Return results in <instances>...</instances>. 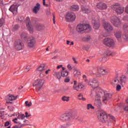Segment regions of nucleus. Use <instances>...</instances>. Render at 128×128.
Wrapping results in <instances>:
<instances>
[{
    "instance_id": "36",
    "label": "nucleus",
    "mask_w": 128,
    "mask_h": 128,
    "mask_svg": "<svg viewBox=\"0 0 128 128\" xmlns=\"http://www.w3.org/2000/svg\"><path fill=\"white\" fill-rule=\"evenodd\" d=\"M74 76H76L80 74V72L78 71V70L76 69H74Z\"/></svg>"
},
{
    "instance_id": "5",
    "label": "nucleus",
    "mask_w": 128,
    "mask_h": 128,
    "mask_svg": "<svg viewBox=\"0 0 128 128\" xmlns=\"http://www.w3.org/2000/svg\"><path fill=\"white\" fill-rule=\"evenodd\" d=\"M74 85L72 86V90H76V92H82L84 88H85L86 86L82 84V83L80 82L78 84V81H74Z\"/></svg>"
},
{
    "instance_id": "51",
    "label": "nucleus",
    "mask_w": 128,
    "mask_h": 128,
    "mask_svg": "<svg viewBox=\"0 0 128 128\" xmlns=\"http://www.w3.org/2000/svg\"><path fill=\"white\" fill-rule=\"evenodd\" d=\"M70 78H66L64 80V82H70Z\"/></svg>"
},
{
    "instance_id": "59",
    "label": "nucleus",
    "mask_w": 128,
    "mask_h": 128,
    "mask_svg": "<svg viewBox=\"0 0 128 128\" xmlns=\"http://www.w3.org/2000/svg\"><path fill=\"white\" fill-rule=\"evenodd\" d=\"M62 68V65H58V66H57V69H58V70H59V68Z\"/></svg>"
},
{
    "instance_id": "26",
    "label": "nucleus",
    "mask_w": 128,
    "mask_h": 128,
    "mask_svg": "<svg viewBox=\"0 0 128 128\" xmlns=\"http://www.w3.org/2000/svg\"><path fill=\"white\" fill-rule=\"evenodd\" d=\"M82 10V12H84L85 14H88V12H90V10L88 8H86L84 6H82L81 7Z\"/></svg>"
},
{
    "instance_id": "27",
    "label": "nucleus",
    "mask_w": 128,
    "mask_h": 128,
    "mask_svg": "<svg viewBox=\"0 0 128 128\" xmlns=\"http://www.w3.org/2000/svg\"><path fill=\"white\" fill-rule=\"evenodd\" d=\"M115 36L116 38H122V32L117 31L115 33Z\"/></svg>"
},
{
    "instance_id": "1",
    "label": "nucleus",
    "mask_w": 128,
    "mask_h": 128,
    "mask_svg": "<svg viewBox=\"0 0 128 128\" xmlns=\"http://www.w3.org/2000/svg\"><path fill=\"white\" fill-rule=\"evenodd\" d=\"M96 96L97 98H99L97 99V100L98 102L102 100V102L106 104L112 98V94L104 92V90L100 89L97 90Z\"/></svg>"
},
{
    "instance_id": "4",
    "label": "nucleus",
    "mask_w": 128,
    "mask_h": 128,
    "mask_svg": "<svg viewBox=\"0 0 128 128\" xmlns=\"http://www.w3.org/2000/svg\"><path fill=\"white\" fill-rule=\"evenodd\" d=\"M76 114L74 113L68 112L62 114L60 116V120L62 122H68L70 118H74Z\"/></svg>"
},
{
    "instance_id": "2",
    "label": "nucleus",
    "mask_w": 128,
    "mask_h": 128,
    "mask_svg": "<svg viewBox=\"0 0 128 128\" xmlns=\"http://www.w3.org/2000/svg\"><path fill=\"white\" fill-rule=\"evenodd\" d=\"M108 118L112 120H114V122H116V118H114V116H112V115L108 114H108H106V113L104 111L101 110L100 112L98 119L100 122H102V124H108L110 122Z\"/></svg>"
},
{
    "instance_id": "12",
    "label": "nucleus",
    "mask_w": 128,
    "mask_h": 128,
    "mask_svg": "<svg viewBox=\"0 0 128 128\" xmlns=\"http://www.w3.org/2000/svg\"><path fill=\"white\" fill-rule=\"evenodd\" d=\"M104 44L109 46L110 48H112V46H114V40L110 38H106L104 40Z\"/></svg>"
},
{
    "instance_id": "43",
    "label": "nucleus",
    "mask_w": 128,
    "mask_h": 128,
    "mask_svg": "<svg viewBox=\"0 0 128 128\" xmlns=\"http://www.w3.org/2000/svg\"><path fill=\"white\" fill-rule=\"evenodd\" d=\"M121 88H122V86H120V84H118L116 88V90L118 92L119 90H120Z\"/></svg>"
},
{
    "instance_id": "19",
    "label": "nucleus",
    "mask_w": 128,
    "mask_h": 128,
    "mask_svg": "<svg viewBox=\"0 0 128 128\" xmlns=\"http://www.w3.org/2000/svg\"><path fill=\"white\" fill-rule=\"evenodd\" d=\"M18 5L13 4L9 8V10L12 12L14 14H16V12H18Z\"/></svg>"
},
{
    "instance_id": "58",
    "label": "nucleus",
    "mask_w": 128,
    "mask_h": 128,
    "mask_svg": "<svg viewBox=\"0 0 128 128\" xmlns=\"http://www.w3.org/2000/svg\"><path fill=\"white\" fill-rule=\"evenodd\" d=\"M68 68L69 70H72V66H70V64L68 65Z\"/></svg>"
},
{
    "instance_id": "22",
    "label": "nucleus",
    "mask_w": 128,
    "mask_h": 128,
    "mask_svg": "<svg viewBox=\"0 0 128 128\" xmlns=\"http://www.w3.org/2000/svg\"><path fill=\"white\" fill-rule=\"evenodd\" d=\"M40 4L38 3H37L33 9V12L37 14L38 10H40Z\"/></svg>"
},
{
    "instance_id": "3",
    "label": "nucleus",
    "mask_w": 128,
    "mask_h": 128,
    "mask_svg": "<svg viewBox=\"0 0 128 128\" xmlns=\"http://www.w3.org/2000/svg\"><path fill=\"white\" fill-rule=\"evenodd\" d=\"M76 30L78 34L90 32L92 30V27L88 24H78L76 27Z\"/></svg>"
},
{
    "instance_id": "41",
    "label": "nucleus",
    "mask_w": 128,
    "mask_h": 128,
    "mask_svg": "<svg viewBox=\"0 0 128 128\" xmlns=\"http://www.w3.org/2000/svg\"><path fill=\"white\" fill-rule=\"evenodd\" d=\"M92 38L90 37V36H88L87 37L84 38V42H90V40Z\"/></svg>"
},
{
    "instance_id": "23",
    "label": "nucleus",
    "mask_w": 128,
    "mask_h": 128,
    "mask_svg": "<svg viewBox=\"0 0 128 128\" xmlns=\"http://www.w3.org/2000/svg\"><path fill=\"white\" fill-rule=\"evenodd\" d=\"M38 72H43L46 70V65L44 64H41L38 68H37Z\"/></svg>"
},
{
    "instance_id": "33",
    "label": "nucleus",
    "mask_w": 128,
    "mask_h": 128,
    "mask_svg": "<svg viewBox=\"0 0 128 128\" xmlns=\"http://www.w3.org/2000/svg\"><path fill=\"white\" fill-rule=\"evenodd\" d=\"M62 100L63 102H68L70 100V97L66 96H64L62 97Z\"/></svg>"
},
{
    "instance_id": "45",
    "label": "nucleus",
    "mask_w": 128,
    "mask_h": 128,
    "mask_svg": "<svg viewBox=\"0 0 128 128\" xmlns=\"http://www.w3.org/2000/svg\"><path fill=\"white\" fill-rule=\"evenodd\" d=\"M24 20V17L22 16L18 18V20L20 22H22Z\"/></svg>"
},
{
    "instance_id": "30",
    "label": "nucleus",
    "mask_w": 128,
    "mask_h": 128,
    "mask_svg": "<svg viewBox=\"0 0 128 128\" xmlns=\"http://www.w3.org/2000/svg\"><path fill=\"white\" fill-rule=\"evenodd\" d=\"M112 54V52L110 51V50H108L104 54V58H106V56H110Z\"/></svg>"
},
{
    "instance_id": "9",
    "label": "nucleus",
    "mask_w": 128,
    "mask_h": 128,
    "mask_svg": "<svg viewBox=\"0 0 128 128\" xmlns=\"http://www.w3.org/2000/svg\"><path fill=\"white\" fill-rule=\"evenodd\" d=\"M14 46L17 50H20L24 48V43L20 40H17L14 42Z\"/></svg>"
},
{
    "instance_id": "13",
    "label": "nucleus",
    "mask_w": 128,
    "mask_h": 128,
    "mask_svg": "<svg viewBox=\"0 0 128 128\" xmlns=\"http://www.w3.org/2000/svg\"><path fill=\"white\" fill-rule=\"evenodd\" d=\"M18 98V96H14L12 94H9L6 97V104H12V100H16Z\"/></svg>"
},
{
    "instance_id": "10",
    "label": "nucleus",
    "mask_w": 128,
    "mask_h": 128,
    "mask_svg": "<svg viewBox=\"0 0 128 128\" xmlns=\"http://www.w3.org/2000/svg\"><path fill=\"white\" fill-rule=\"evenodd\" d=\"M26 24L28 30H29L30 34H32L34 32V28L32 25V22H30V19L29 17H26Z\"/></svg>"
},
{
    "instance_id": "17",
    "label": "nucleus",
    "mask_w": 128,
    "mask_h": 128,
    "mask_svg": "<svg viewBox=\"0 0 128 128\" xmlns=\"http://www.w3.org/2000/svg\"><path fill=\"white\" fill-rule=\"evenodd\" d=\"M96 8H98V10H106V8H108V6H106V4L104 2H99L97 4Z\"/></svg>"
},
{
    "instance_id": "21",
    "label": "nucleus",
    "mask_w": 128,
    "mask_h": 128,
    "mask_svg": "<svg viewBox=\"0 0 128 128\" xmlns=\"http://www.w3.org/2000/svg\"><path fill=\"white\" fill-rule=\"evenodd\" d=\"M120 84V82L118 80V76H117L112 82V86H118V84Z\"/></svg>"
},
{
    "instance_id": "28",
    "label": "nucleus",
    "mask_w": 128,
    "mask_h": 128,
    "mask_svg": "<svg viewBox=\"0 0 128 128\" xmlns=\"http://www.w3.org/2000/svg\"><path fill=\"white\" fill-rule=\"evenodd\" d=\"M100 26V23L96 22H94L93 24L94 28L95 30H98Z\"/></svg>"
},
{
    "instance_id": "61",
    "label": "nucleus",
    "mask_w": 128,
    "mask_h": 128,
    "mask_svg": "<svg viewBox=\"0 0 128 128\" xmlns=\"http://www.w3.org/2000/svg\"><path fill=\"white\" fill-rule=\"evenodd\" d=\"M56 58H58V56H54L52 58V60H56Z\"/></svg>"
},
{
    "instance_id": "52",
    "label": "nucleus",
    "mask_w": 128,
    "mask_h": 128,
    "mask_svg": "<svg viewBox=\"0 0 128 128\" xmlns=\"http://www.w3.org/2000/svg\"><path fill=\"white\" fill-rule=\"evenodd\" d=\"M72 60H74V64H78V61H76V58L74 57L72 58Z\"/></svg>"
},
{
    "instance_id": "57",
    "label": "nucleus",
    "mask_w": 128,
    "mask_h": 128,
    "mask_svg": "<svg viewBox=\"0 0 128 128\" xmlns=\"http://www.w3.org/2000/svg\"><path fill=\"white\" fill-rule=\"evenodd\" d=\"M25 72H28V70H30V68H28V66H26V68L24 70Z\"/></svg>"
},
{
    "instance_id": "42",
    "label": "nucleus",
    "mask_w": 128,
    "mask_h": 128,
    "mask_svg": "<svg viewBox=\"0 0 128 128\" xmlns=\"http://www.w3.org/2000/svg\"><path fill=\"white\" fill-rule=\"evenodd\" d=\"M70 124L68 122L66 123L64 125H63V128H70Z\"/></svg>"
},
{
    "instance_id": "39",
    "label": "nucleus",
    "mask_w": 128,
    "mask_h": 128,
    "mask_svg": "<svg viewBox=\"0 0 128 128\" xmlns=\"http://www.w3.org/2000/svg\"><path fill=\"white\" fill-rule=\"evenodd\" d=\"M32 102H30L28 103V101H26L25 102V106H28V108H30V106H32Z\"/></svg>"
},
{
    "instance_id": "18",
    "label": "nucleus",
    "mask_w": 128,
    "mask_h": 128,
    "mask_svg": "<svg viewBox=\"0 0 128 128\" xmlns=\"http://www.w3.org/2000/svg\"><path fill=\"white\" fill-rule=\"evenodd\" d=\"M104 28L106 32H112V26L110 25L109 23H105L104 25Z\"/></svg>"
},
{
    "instance_id": "64",
    "label": "nucleus",
    "mask_w": 128,
    "mask_h": 128,
    "mask_svg": "<svg viewBox=\"0 0 128 128\" xmlns=\"http://www.w3.org/2000/svg\"><path fill=\"white\" fill-rule=\"evenodd\" d=\"M58 50H56L52 54H56L58 52Z\"/></svg>"
},
{
    "instance_id": "20",
    "label": "nucleus",
    "mask_w": 128,
    "mask_h": 128,
    "mask_svg": "<svg viewBox=\"0 0 128 128\" xmlns=\"http://www.w3.org/2000/svg\"><path fill=\"white\" fill-rule=\"evenodd\" d=\"M53 76L58 78V80H60V78H62L61 73L59 72H56V70H53Z\"/></svg>"
},
{
    "instance_id": "46",
    "label": "nucleus",
    "mask_w": 128,
    "mask_h": 128,
    "mask_svg": "<svg viewBox=\"0 0 128 128\" xmlns=\"http://www.w3.org/2000/svg\"><path fill=\"white\" fill-rule=\"evenodd\" d=\"M32 115L28 114V112H25V118H30V116H31Z\"/></svg>"
},
{
    "instance_id": "49",
    "label": "nucleus",
    "mask_w": 128,
    "mask_h": 128,
    "mask_svg": "<svg viewBox=\"0 0 128 128\" xmlns=\"http://www.w3.org/2000/svg\"><path fill=\"white\" fill-rule=\"evenodd\" d=\"M10 126V122L8 121H7L5 122L4 126Z\"/></svg>"
},
{
    "instance_id": "14",
    "label": "nucleus",
    "mask_w": 128,
    "mask_h": 128,
    "mask_svg": "<svg viewBox=\"0 0 128 128\" xmlns=\"http://www.w3.org/2000/svg\"><path fill=\"white\" fill-rule=\"evenodd\" d=\"M88 86H92V88H98V82L96 80H90L88 82Z\"/></svg>"
},
{
    "instance_id": "11",
    "label": "nucleus",
    "mask_w": 128,
    "mask_h": 128,
    "mask_svg": "<svg viewBox=\"0 0 128 128\" xmlns=\"http://www.w3.org/2000/svg\"><path fill=\"white\" fill-rule=\"evenodd\" d=\"M76 18V14L72 12H68L66 16V18L67 22H74Z\"/></svg>"
},
{
    "instance_id": "63",
    "label": "nucleus",
    "mask_w": 128,
    "mask_h": 128,
    "mask_svg": "<svg viewBox=\"0 0 128 128\" xmlns=\"http://www.w3.org/2000/svg\"><path fill=\"white\" fill-rule=\"evenodd\" d=\"M40 78H44V74H42V73L40 74Z\"/></svg>"
},
{
    "instance_id": "34",
    "label": "nucleus",
    "mask_w": 128,
    "mask_h": 128,
    "mask_svg": "<svg viewBox=\"0 0 128 128\" xmlns=\"http://www.w3.org/2000/svg\"><path fill=\"white\" fill-rule=\"evenodd\" d=\"M122 38H124V40H128V34H127L126 32H124L123 34Z\"/></svg>"
},
{
    "instance_id": "56",
    "label": "nucleus",
    "mask_w": 128,
    "mask_h": 128,
    "mask_svg": "<svg viewBox=\"0 0 128 128\" xmlns=\"http://www.w3.org/2000/svg\"><path fill=\"white\" fill-rule=\"evenodd\" d=\"M124 110L128 112V106H124Z\"/></svg>"
},
{
    "instance_id": "53",
    "label": "nucleus",
    "mask_w": 128,
    "mask_h": 128,
    "mask_svg": "<svg viewBox=\"0 0 128 128\" xmlns=\"http://www.w3.org/2000/svg\"><path fill=\"white\" fill-rule=\"evenodd\" d=\"M12 128H20V125H15Z\"/></svg>"
},
{
    "instance_id": "50",
    "label": "nucleus",
    "mask_w": 128,
    "mask_h": 128,
    "mask_svg": "<svg viewBox=\"0 0 128 128\" xmlns=\"http://www.w3.org/2000/svg\"><path fill=\"white\" fill-rule=\"evenodd\" d=\"M56 128H64V125H58Z\"/></svg>"
},
{
    "instance_id": "15",
    "label": "nucleus",
    "mask_w": 128,
    "mask_h": 128,
    "mask_svg": "<svg viewBox=\"0 0 128 128\" xmlns=\"http://www.w3.org/2000/svg\"><path fill=\"white\" fill-rule=\"evenodd\" d=\"M36 39L29 38L27 40V46L30 48H32L36 45Z\"/></svg>"
},
{
    "instance_id": "24",
    "label": "nucleus",
    "mask_w": 128,
    "mask_h": 128,
    "mask_svg": "<svg viewBox=\"0 0 128 128\" xmlns=\"http://www.w3.org/2000/svg\"><path fill=\"white\" fill-rule=\"evenodd\" d=\"M120 84H122L123 82H126V77L125 76H122L120 78Z\"/></svg>"
},
{
    "instance_id": "7",
    "label": "nucleus",
    "mask_w": 128,
    "mask_h": 128,
    "mask_svg": "<svg viewBox=\"0 0 128 128\" xmlns=\"http://www.w3.org/2000/svg\"><path fill=\"white\" fill-rule=\"evenodd\" d=\"M108 74V72L104 68L102 67H99L97 70L96 76L101 78L102 76H106Z\"/></svg>"
},
{
    "instance_id": "38",
    "label": "nucleus",
    "mask_w": 128,
    "mask_h": 128,
    "mask_svg": "<svg viewBox=\"0 0 128 128\" xmlns=\"http://www.w3.org/2000/svg\"><path fill=\"white\" fill-rule=\"evenodd\" d=\"M4 18L0 19V28H2V26H4Z\"/></svg>"
},
{
    "instance_id": "16",
    "label": "nucleus",
    "mask_w": 128,
    "mask_h": 128,
    "mask_svg": "<svg viewBox=\"0 0 128 128\" xmlns=\"http://www.w3.org/2000/svg\"><path fill=\"white\" fill-rule=\"evenodd\" d=\"M111 22L115 26H118L120 24V20L116 16L113 17Z\"/></svg>"
},
{
    "instance_id": "31",
    "label": "nucleus",
    "mask_w": 128,
    "mask_h": 128,
    "mask_svg": "<svg viewBox=\"0 0 128 128\" xmlns=\"http://www.w3.org/2000/svg\"><path fill=\"white\" fill-rule=\"evenodd\" d=\"M80 8L78 5H73L72 6V10L74 11L78 10Z\"/></svg>"
},
{
    "instance_id": "40",
    "label": "nucleus",
    "mask_w": 128,
    "mask_h": 128,
    "mask_svg": "<svg viewBox=\"0 0 128 128\" xmlns=\"http://www.w3.org/2000/svg\"><path fill=\"white\" fill-rule=\"evenodd\" d=\"M20 28V25L16 24L13 28L14 30H18V29Z\"/></svg>"
},
{
    "instance_id": "32",
    "label": "nucleus",
    "mask_w": 128,
    "mask_h": 128,
    "mask_svg": "<svg viewBox=\"0 0 128 128\" xmlns=\"http://www.w3.org/2000/svg\"><path fill=\"white\" fill-rule=\"evenodd\" d=\"M21 38L23 40H26L28 38V34L24 33V32H22L21 34Z\"/></svg>"
},
{
    "instance_id": "44",
    "label": "nucleus",
    "mask_w": 128,
    "mask_h": 128,
    "mask_svg": "<svg viewBox=\"0 0 128 128\" xmlns=\"http://www.w3.org/2000/svg\"><path fill=\"white\" fill-rule=\"evenodd\" d=\"M20 118H21V120H24V118H26L24 114H20Z\"/></svg>"
},
{
    "instance_id": "8",
    "label": "nucleus",
    "mask_w": 128,
    "mask_h": 128,
    "mask_svg": "<svg viewBox=\"0 0 128 128\" xmlns=\"http://www.w3.org/2000/svg\"><path fill=\"white\" fill-rule=\"evenodd\" d=\"M113 10H115L118 14H122L124 11V8L120 6V5L115 4L112 6Z\"/></svg>"
},
{
    "instance_id": "35",
    "label": "nucleus",
    "mask_w": 128,
    "mask_h": 128,
    "mask_svg": "<svg viewBox=\"0 0 128 128\" xmlns=\"http://www.w3.org/2000/svg\"><path fill=\"white\" fill-rule=\"evenodd\" d=\"M78 98H78V100H86V98H84V96H82V94H80V95H78Z\"/></svg>"
},
{
    "instance_id": "62",
    "label": "nucleus",
    "mask_w": 128,
    "mask_h": 128,
    "mask_svg": "<svg viewBox=\"0 0 128 128\" xmlns=\"http://www.w3.org/2000/svg\"><path fill=\"white\" fill-rule=\"evenodd\" d=\"M96 106L98 108H100V104H97Z\"/></svg>"
},
{
    "instance_id": "47",
    "label": "nucleus",
    "mask_w": 128,
    "mask_h": 128,
    "mask_svg": "<svg viewBox=\"0 0 128 128\" xmlns=\"http://www.w3.org/2000/svg\"><path fill=\"white\" fill-rule=\"evenodd\" d=\"M46 14L48 16H50V11L48 10H46Z\"/></svg>"
},
{
    "instance_id": "29",
    "label": "nucleus",
    "mask_w": 128,
    "mask_h": 128,
    "mask_svg": "<svg viewBox=\"0 0 128 128\" xmlns=\"http://www.w3.org/2000/svg\"><path fill=\"white\" fill-rule=\"evenodd\" d=\"M68 76V72L67 70L62 71L61 72V76L64 78L66 76Z\"/></svg>"
},
{
    "instance_id": "54",
    "label": "nucleus",
    "mask_w": 128,
    "mask_h": 128,
    "mask_svg": "<svg viewBox=\"0 0 128 128\" xmlns=\"http://www.w3.org/2000/svg\"><path fill=\"white\" fill-rule=\"evenodd\" d=\"M53 22L54 24H56V16L54 14L53 15Z\"/></svg>"
},
{
    "instance_id": "37",
    "label": "nucleus",
    "mask_w": 128,
    "mask_h": 128,
    "mask_svg": "<svg viewBox=\"0 0 128 128\" xmlns=\"http://www.w3.org/2000/svg\"><path fill=\"white\" fill-rule=\"evenodd\" d=\"M90 108H92V110H94V107L92 106V104H88L87 110H90Z\"/></svg>"
},
{
    "instance_id": "48",
    "label": "nucleus",
    "mask_w": 128,
    "mask_h": 128,
    "mask_svg": "<svg viewBox=\"0 0 128 128\" xmlns=\"http://www.w3.org/2000/svg\"><path fill=\"white\" fill-rule=\"evenodd\" d=\"M43 0V5L45 6L46 8L48 6V4H46V0Z\"/></svg>"
},
{
    "instance_id": "55",
    "label": "nucleus",
    "mask_w": 128,
    "mask_h": 128,
    "mask_svg": "<svg viewBox=\"0 0 128 128\" xmlns=\"http://www.w3.org/2000/svg\"><path fill=\"white\" fill-rule=\"evenodd\" d=\"M18 120V118H15L12 120V122H14V124H18V122L16 121Z\"/></svg>"
},
{
    "instance_id": "25",
    "label": "nucleus",
    "mask_w": 128,
    "mask_h": 128,
    "mask_svg": "<svg viewBox=\"0 0 128 128\" xmlns=\"http://www.w3.org/2000/svg\"><path fill=\"white\" fill-rule=\"evenodd\" d=\"M36 28L38 30H44V26L42 24H37L36 25Z\"/></svg>"
},
{
    "instance_id": "60",
    "label": "nucleus",
    "mask_w": 128,
    "mask_h": 128,
    "mask_svg": "<svg viewBox=\"0 0 128 128\" xmlns=\"http://www.w3.org/2000/svg\"><path fill=\"white\" fill-rule=\"evenodd\" d=\"M125 12H126V14H128V6H126Z\"/></svg>"
},
{
    "instance_id": "6",
    "label": "nucleus",
    "mask_w": 128,
    "mask_h": 128,
    "mask_svg": "<svg viewBox=\"0 0 128 128\" xmlns=\"http://www.w3.org/2000/svg\"><path fill=\"white\" fill-rule=\"evenodd\" d=\"M44 80H37L34 81L33 84V86H36V92H40V88H42V86H44Z\"/></svg>"
}]
</instances>
